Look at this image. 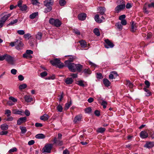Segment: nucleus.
<instances>
[{"mask_svg": "<svg viewBox=\"0 0 154 154\" xmlns=\"http://www.w3.org/2000/svg\"><path fill=\"white\" fill-rule=\"evenodd\" d=\"M50 63L53 65L60 68L64 66L63 63H61L60 60L58 58H56L50 61Z\"/></svg>", "mask_w": 154, "mask_h": 154, "instance_id": "nucleus-1", "label": "nucleus"}, {"mask_svg": "<svg viewBox=\"0 0 154 154\" xmlns=\"http://www.w3.org/2000/svg\"><path fill=\"white\" fill-rule=\"evenodd\" d=\"M64 66L67 67L69 70L72 72H75V64L65 61Z\"/></svg>", "mask_w": 154, "mask_h": 154, "instance_id": "nucleus-2", "label": "nucleus"}, {"mask_svg": "<svg viewBox=\"0 0 154 154\" xmlns=\"http://www.w3.org/2000/svg\"><path fill=\"white\" fill-rule=\"evenodd\" d=\"M49 23L57 27H60L62 24L61 22L59 19H55L53 18H50Z\"/></svg>", "mask_w": 154, "mask_h": 154, "instance_id": "nucleus-3", "label": "nucleus"}, {"mask_svg": "<svg viewBox=\"0 0 154 154\" xmlns=\"http://www.w3.org/2000/svg\"><path fill=\"white\" fill-rule=\"evenodd\" d=\"M52 147V145L51 144H49L45 145L42 149V152L50 153L51 152Z\"/></svg>", "mask_w": 154, "mask_h": 154, "instance_id": "nucleus-4", "label": "nucleus"}, {"mask_svg": "<svg viewBox=\"0 0 154 154\" xmlns=\"http://www.w3.org/2000/svg\"><path fill=\"white\" fill-rule=\"evenodd\" d=\"M105 44H104V46L106 48H112L114 47V44L108 39L105 40Z\"/></svg>", "mask_w": 154, "mask_h": 154, "instance_id": "nucleus-5", "label": "nucleus"}, {"mask_svg": "<svg viewBox=\"0 0 154 154\" xmlns=\"http://www.w3.org/2000/svg\"><path fill=\"white\" fill-rule=\"evenodd\" d=\"M23 43L19 40H16L15 48L18 50H20L22 48L23 46Z\"/></svg>", "mask_w": 154, "mask_h": 154, "instance_id": "nucleus-6", "label": "nucleus"}, {"mask_svg": "<svg viewBox=\"0 0 154 154\" xmlns=\"http://www.w3.org/2000/svg\"><path fill=\"white\" fill-rule=\"evenodd\" d=\"M5 60L8 63L11 64H13V58L10 55L7 54H5Z\"/></svg>", "mask_w": 154, "mask_h": 154, "instance_id": "nucleus-7", "label": "nucleus"}, {"mask_svg": "<svg viewBox=\"0 0 154 154\" xmlns=\"http://www.w3.org/2000/svg\"><path fill=\"white\" fill-rule=\"evenodd\" d=\"M125 7V5H119L115 8V11L116 13H118L121 10L124 9Z\"/></svg>", "mask_w": 154, "mask_h": 154, "instance_id": "nucleus-8", "label": "nucleus"}, {"mask_svg": "<svg viewBox=\"0 0 154 154\" xmlns=\"http://www.w3.org/2000/svg\"><path fill=\"white\" fill-rule=\"evenodd\" d=\"M54 4V1L52 0H46L44 2V4L46 7L51 6Z\"/></svg>", "mask_w": 154, "mask_h": 154, "instance_id": "nucleus-9", "label": "nucleus"}, {"mask_svg": "<svg viewBox=\"0 0 154 154\" xmlns=\"http://www.w3.org/2000/svg\"><path fill=\"white\" fill-rule=\"evenodd\" d=\"M11 16V14H8L7 15H5L1 18V19L0 20V22L2 23L3 25L5 22Z\"/></svg>", "mask_w": 154, "mask_h": 154, "instance_id": "nucleus-10", "label": "nucleus"}, {"mask_svg": "<svg viewBox=\"0 0 154 154\" xmlns=\"http://www.w3.org/2000/svg\"><path fill=\"white\" fill-rule=\"evenodd\" d=\"M12 113L14 114L23 115L24 112L22 109H14L12 111Z\"/></svg>", "mask_w": 154, "mask_h": 154, "instance_id": "nucleus-11", "label": "nucleus"}, {"mask_svg": "<svg viewBox=\"0 0 154 154\" xmlns=\"http://www.w3.org/2000/svg\"><path fill=\"white\" fill-rule=\"evenodd\" d=\"M118 76L117 72L116 71H112L110 73L109 75V78L110 79H115Z\"/></svg>", "mask_w": 154, "mask_h": 154, "instance_id": "nucleus-12", "label": "nucleus"}, {"mask_svg": "<svg viewBox=\"0 0 154 154\" xmlns=\"http://www.w3.org/2000/svg\"><path fill=\"white\" fill-rule=\"evenodd\" d=\"M54 143L56 144L58 146H61L63 144V142L61 140L57 139L56 137H55L54 140Z\"/></svg>", "mask_w": 154, "mask_h": 154, "instance_id": "nucleus-13", "label": "nucleus"}, {"mask_svg": "<svg viewBox=\"0 0 154 154\" xmlns=\"http://www.w3.org/2000/svg\"><path fill=\"white\" fill-rule=\"evenodd\" d=\"M140 137L143 139L146 138L148 136V133L145 131H141L140 134Z\"/></svg>", "mask_w": 154, "mask_h": 154, "instance_id": "nucleus-14", "label": "nucleus"}, {"mask_svg": "<svg viewBox=\"0 0 154 154\" xmlns=\"http://www.w3.org/2000/svg\"><path fill=\"white\" fill-rule=\"evenodd\" d=\"M83 68V65L80 64H75V72H80L82 71Z\"/></svg>", "mask_w": 154, "mask_h": 154, "instance_id": "nucleus-15", "label": "nucleus"}, {"mask_svg": "<svg viewBox=\"0 0 154 154\" xmlns=\"http://www.w3.org/2000/svg\"><path fill=\"white\" fill-rule=\"evenodd\" d=\"M26 117H21L19 118L17 121V124L20 125L26 121Z\"/></svg>", "mask_w": 154, "mask_h": 154, "instance_id": "nucleus-16", "label": "nucleus"}, {"mask_svg": "<svg viewBox=\"0 0 154 154\" xmlns=\"http://www.w3.org/2000/svg\"><path fill=\"white\" fill-rule=\"evenodd\" d=\"M154 146V143L152 142H147L144 146L145 147L147 148H150Z\"/></svg>", "mask_w": 154, "mask_h": 154, "instance_id": "nucleus-17", "label": "nucleus"}, {"mask_svg": "<svg viewBox=\"0 0 154 154\" xmlns=\"http://www.w3.org/2000/svg\"><path fill=\"white\" fill-rule=\"evenodd\" d=\"M86 17V14L84 13H82L79 14L78 16V18L81 20H85Z\"/></svg>", "mask_w": 154, "mask_h": 154, "instance_id": "nucleus-18", "label": "nucleus"}, {"mask_svg": "<svg viewBox=\"0 0 154 154\" xmlns=\"http://www.w3.org/2000/svg\"><path fill=\"white\" fill-rule=\"evenodd\" d=\"M98 13L101 15H103L106 11V8L104 7H100L97 9Z\"/></svg>", "mask_w": 154, "mask_h": 154, "instance_id": "nucleus-19", "label": "nucleus"}, {"mask_svg": "<svg viewBox=\"0 0 154 154\" xmlns=\"http://www.w3.org/2000/svg\"><path fill=\"white\" fill-rule=\"evenodd\" d=\"M64 81L67 85H70L72 84L73 80L71 78H67Z\"/></svg>", "mask_w": 154, "mask_h": 154, "instance_id": "nucleus-20", "label": "nucleus"}, {"mask_svg": "<svg viewBox=\"0 0 154 154\" xmlns=\"http://www.w3.org/2000/svg\"><path fill=\"white\" fill-rule=\"evenodd\" d=\"M24 98L25 101L27 102H31L33 100V98L32 97L30 96H25Z\"/></svg>", "mask_w": 154, "mask_h": 154, "instance_id": "nucleus-21", "label": "nucleus"}, {"mask_svg": "<svg viewBox=\"0 0 154 154\" xmlns=\"http://www.w3.org/2000/svg\"><path fill=\"white\" fill-rule=\"evenodd\" d=\"M103 82L106 86L108 87L110 86L111 83L107 79H103Z\"/></svg>", "mask_w": 154, "mask_h": 154, "instance_id": "nucleus-22", "label": "nucleus"}, {"mask_svg": "<svg viewBox=\"0 0 154 154\" xmlns=\"http://www.w3.org/2000/svg\"><path fill=\"white\" fill-rule=\"evenodd\" d=\"M68 56L69 57L68 60H66L65 61H68L69 63H71V62H72L73 61L77 59V57L75 56H70V55H67L65 57Z\"/></svg>", "mask_w": 154, "mask_h": 154, "instance_id": "nucleus-23", "label": "nucleus"}, {"mask_svg": "<svg viewBox=\"0 0 154 154\" xmlns=\"http://www.w3.org/2000/svg\"><path fill=\"white\" fill-rule=\"evenodd\" d=\"M137 27V25L136 23H134L133 22L132 23L131 25V32H135Z\"/></svg>", "mask_w": 154, "mask_h": 154, "instance_id": "nucleus-24", "label": "nucleus"}, {"mask_svg": "<svg viewBox=\"0 0 154 154\" xmlns=\"http://www.w3.org/2000/svg\"><path fill=\"white\" fill-rule=\"evenodd\" d=\"M82 72L85 75H90L91 73V71L90 69L88 68L84 69Z\"/></svg>", "mask_w": 154, "mask_h": 154, "instance_id": "nucleus-25", "label": "nucleus"}, {"mask_svg": "<svg viewBox=\"0 0 154 154\" xmlns=\"http://www.w3.org/2000/svg\"><path fill=\"white\" fill-rule=\"evenodd\" d=\"M35 137L37 139H42L45 138V136L42 134H39L36 135Z\"/></svg>", "mask_w": 154, "mask_h": 154, "instance_id": "nucleus-26", "label": "nucleus"}, {"mask_svg": "<svg viewBox=\"0 0 154 154\" xmlns=\"http://www.w3.org/2000/svg\"><path fill=\"white\" fill-rule=\"evenodd\" d=\"M125 84L130 88H132L133 85L129 80H126L125 82Z\"/></svg>", "mask_w": 154, "mask_h": 154, "instance_id": "nucleus-27", "label": "nucleus"}, {"mask_svg": "<svg viewBox=\"0 0 154 154\" xmlns=\"http://www.w3.org/2000/svg\"><path fill=\"white\" fill-rule=\"evenodd\" d=\"M143 89L146 92V93L145 94L146 96H149L151 94V93L146 88H144Z\"/></svg>", "mask_w": 154, "mask_h": 154, "instance_id": "nucleus-28", "label": "nucleus"}, {"mask_svg": "<svg viewBox=\"0 0 154 154\" xmlns=\"http://www.w3.org/2000/svg\"><path fill=\"white\" fill-rule=\"evenodd\" d=\"M94 19L97 22L99 23H100L103 21V20L99 19V16L98 14H97L95 16Z\"/></svg>", "mask_w": 154, "mask_h": 154, "instance_id": "nucleus-29", "label": "nucleus"}, {"mask_svg": "<svg viewBox=\"0 0 154 154\" xmlns=\"http://www.w3.org/2000/svg\"><path fill=\"white\" fill-rule=\"evenodd\" d=\"M8 127L6 124H3L1 125V128L3 130H7L8 129Z\"/></svg>", "mask_w": 154, "mask_h": 154, "instance_id": "nucleus-30", "label": "nucleus"}, {"mask_svg": "<svg viewBox=\"0 0 154 154\" xmlns=\"http://www.w3.org/2000/svg\"><path fill=\"white\" fill-rule=\"evenodd\" d=\"M42 34L41 32H38L36 35V38L38 40H41L42 37Z\"/></svg>", "mask_w": 154, "mask_h": 154, "instance_id": "nucleus-31", "label": "nucleus"}, {"mask_svg": "<svg viewBox=\"0 0 154 154\" xmlns=\"http://www.w3.org/2000/svg\"><path fill=\"white\" fill-rule=\"evenodd\" d=\"M80 45L82 47L85 48L87 46L86 42L84 41H81L79 42Z\"/></svg>", "mask_w": 154, "mask_h": 154, "instance_id": "nucleus-32", "label": "nucleus"}, {"mask_svg": "<svg viewBox=\"0 0 154 154\" xmlns=\"http://www.w3.org/2000/svg\"><path fill=\"white\" fill-rule=\"evenodd\" d=\"M106 129L104 128H100L97 129V131L98 133H102L104 132Z\"/></svg>", "mask_w": 154, "mask_h": 154, "instance_id": "nucleus-33", "label": "nucleus"}, {"mask_svg": "<svg viewBox=\"0 0 154 154\" xmlns=\"http://www.w3.org/2000/svg\"><path fill=\"white\" fill-rule=\"evenodd\" d=\"M93 32L95 35L97 36H99L100 35V32L99 30L97 28L94 29L93 30Z\"/></svg>", "mask_w": 154, "mask_h": 154, "instance_id": "nucleus-34", "label": "nucleus"}, {"mask_svg": "<svg viewBox=\"0 0 154 154\" xmlns=\"http://www.w3.org/2000/svg\"><path fill=\"white\" fill-rule=\"evenodd\" d=\"M81 119L82 116H75L74 119V122L76 123L80 121Z\"/></svg>", "mask_w": 154, "mask_h": 154, "instance_id": "nucleus-35", "label": "nucleus"}, {"mask_svg": "<svg viewBox=\"0 0 154 154\" xmlns=\"http://www.w3.org/2000/svg\"><path fill=\"white\" fill-rule=\"evenodd\" d=\"M38 12H35L30 14L29 16V18L31 19H33L38 15Z\"/></svg>", "mask_w": 154, "mask_h": 154, "instance_id": "nucleus-36", "label": "nucleus"}, {"mask_svg": "<svg viewBox=\"0 0 154 154\" xmlns=\"http://www.w3.org/2000/svg\"><path fill=\"white\" fill-rule=\"evenodd\" d=\"M27 87V85L26 84H23L19 85V88L20 90H22L26 88Z\"/></svg>", "mask_w": 154, "mask_h": 154, "instance_id": "nucleus-37", "label": "nucleus"}, {"mask_svg": "<svg viewBox=\"0 0 154 154\" xmlns=\"http://www.w3.org/2000/svg\"><path fill=\"white\" fill-rule=\"evenodd\" d=\"M20 129L21 130V132L22 134L25 133L27 131L26 127H25L20 126Z\"/></svg>", "mask_w": 154, "mask_h": 154, "instance_id": "nucleus-38", "label": "nucleus"}, {"mask_svg": "<svg viewBox=\"0 0 154 154\" xmlns=\"http://www.w3.org/2000/svg\"><path fill=\"white\" fill-rule=\"evenodd\" d=\"M49 116H40V119L44 121H47L49 118Z\"/></svg>", "mask_w": 154, "mask_h": 154, "instance_id": "nucleus-39", "label": "nucleus"}, {"mask_svg": "<svg viewBox=\"0 0 154 154\" xmlns=\"http://www.w3.org/2000/svg\"><path fill=\"white\" fill-rule=\"evenodd\" d=\"M23 57L27 59H30L32 58V56L26 53L23 54Z\"/></svg>", "mask_w": 154, "mask_h": 154, "instance_id": "nucleus-40", "label": "nucleus"}, {"mask_svg": "<svg viewBox=\"0 0 154 154\" xmlns=\"http://www.w3.org/2000/svg\"><path fill=\"white\" fill-rule=\"evenodd\" d=\"M92 109L91 107H88L85 109V113H89L91 112Z\"/></svg>", "mask_w": 154, "mask_h": 154, "instance_id": "nucleus-41", "label": "nucleus"}, {"mask_svg": "<svg viewBox=\"0 0 154 154\" xmlns=\"http://www.w3.org/2000/svg\"><path fill=\"white\" fill-rule=\"evenodd\" d=\"M77 84L80 86L84 87L85 86V85L84 84V82L82 80H80L77 81Z\"/></svg>", "mask_w": 154, "mask_h": 154, "instance_id": "nucleus-42", "label": "nucleus"}, {"mask_svg": "<svg viewBox=\"0 0 154 154\" xmlns=\"http://www.w3.org/2000/svg\"><path fill=\"white\" fill-rule=\"evenodd\" d=\"M59 4L61 6H63L65 5L66 3L65 0H59Z\"/></svg>", "mask_w": 154, "mask_h": 154, "instance_id": "nucleus-43", "label": "nucleus"}, {"mask_svg": "<svg viewBox=\"0 0 154 154\" xmlns=\"http://www.w3.org/2000/svg\"><path fill=\"white\" fill-rule=\"evenodd\" d=\"M52 9L51 6L48 7L47 8H46L45 9L44 12L45 13H47L51 11Z\"/></svg>", "mask_w": 154, "mask_h": 154, "instance_id": "nucleus-44", "label": "nucleus"}, {"mask_svg": "<svg viewBox=\"0 0 154 154\" xmlns=\"http://www.w3.org/2000/svg\"><path fill=\"white\" fill-rule=\"evenodd\" d=\"M117 3L118 5H125V2L123 0H117Z\"/></svg>", "mask_w": 154, "mask_h": 154, "instance_id": "nucleus-45", "label": "nucleus"}, {"mask_svg": "<svg viewBox=\"0 0 154 154\" xmlns=\"http://www.w3.org/2000/svg\"><path fill=\"white\" fill-rule=\"evenodd\" d=\"M116 26L118 29L121 30H122V25L120 23H117L116 24Z\"/></svg>", "mask_w": 154, "mask_h": 154, "instance_id": "nucleus-46", "label": "nucleus"}, {"mask_svg": "<svg viewBox=\"0 0 154 154\" xmlns=\"http://www.w3.org/2000/svg\"><path fill=\"white\" fill-rule=\"evenodd\" d=\"M101 104L103 106V108L104 109H105L107 105V103L105 101L103 100L101 103Z\"/></svg>", "mask_w": 154, "mask_h": 154, "instance_id": "nucleus-47", "label": "nucleus"}, {"mask_svg": "<svg viewBox=\"0 0 154 154\" xmlns=\"http://www.w3.org/2000/svg\"><path fill=\"white\" fill-rule=\"evenodd\" d=\"M17 150V149L16 147H14L11 149H10L9 151L8 152L10 153H11L12 152H16Z\"/></svg>", "mask_w": 154, "mask_h": 154, "instance_id": "nucleus-48", "label": "nucleus"}, {"mask_svg": "<svg viewBox=\"0 0 154 154\" xmlns=\"http://www.w3.org/2000/svg\"><path fill=\"white\" fill-rule=\"evenodd\" d=\"M57 109L58 111L61 112L62 111L63 108L61 105H59L57 106Z\"/></svg>", "mask_w": 154, "mask_h": 154, "instance_id": "nucleus-49", "label": "nucleus"}, {"mask_svg": "<svg viewBox=\"0 0 154 154\" xmlns=\"http://www.w3.org/2000/svg\"><path fill=\"white\" fill-rule=\"evenodd\" d=\"M146 4H145V5H144V6L143 7V12L145 13L146 14H148L149 13V11L148 10H147V8H146Z\"/></svg>", "mask_w": 154, "mask_h": 154, "instance_id": "nucleus-50", "label": "nucleus"}, {"mask_svg": "<svg viewBox=\"0 0 154 154\" xmlns=\"http://www.w3.org/2000/svg\"><path fill=\"white\" fill-rule=\"evenodd\" d=\"M55 76L54 75H52L49 76L48 77L45 78L46 80H54L55 79Z\"/></svg>", "mask_w": 154, "mask_h": 154, "instance_id": "nucleus-51", "label": "nucleus"}, {"mask_svg": "<svg viewBox=\"0 0 154 154\" xmlns=\"http://www.w3.org/2000/svg\"><path fill=\"white\" fill-rule=\"evenodd\" d=\"M20 9L22 11H26L27 9L26 5H23L20 8Z\"/></svg>", "mask_w": 154, "mask_h": 154, "instance_id": "nucleus-52", "label": "nucleus"}, {"mask_svg": "<svg viewBox=\"0 0 154 154\" xmlns=\"http://www.w3.org/2000/svg\"><path fill=\"white\" fill-rule=\"evenodd\" d=\"M31 1L32 3L34 5H37L38 4L40 3L38 0H31Z\"/></svg>", "mask_w": 154, "mask_h": 154, "instance_id": "nucleus-53", "label": "nucleus"}, {"mask_svg": "<svg viewBox=\"0 0 154 154\" xmlns=\"http://www.w3.org/2000/svg\"><path fill=\"white\" fill-rule=\"evenodd\" d=\"M71 102H69L66 103L65 105V109L66 110L68 109L70 106Z\"/></svg>", "mask_w": 154, "mask_h": 154, "instance_id": "nucleus-54", "label": "nucleus"}, {"mask_svg": "<svg viewBox=\"0 0 154 154\" xmlns=\"http://www.w3.org/2000/svg\"><path fill=\"white\" fill-rule=\"evenodd\" d=\"M18 21V20L17 19H15V20H13V21H11L10 23H9L8 26H9L12 25H13L14 24L16 23Z\"/></svg>", "mask_w": 154, "mask_h": 154, "instance_id": "nucleus-55", "label": "nucleus"}, {"mask_svg": "<svg viewBox=\"0 0 154 154\" xmlns=\"http://www.w3.org/2000/svg\"><path fill=\"white\" fill-rule=\"evenodd\" d=\"M9 99L11 100L14 103H16L17 101V99L16 98L12 96L9 97Z\"/></svg>", "mask_w": 154, "mask_h": 154, "instance_id": "nucleus-56", "label": "nucleus"}, {"mask_svg": "<svg viewBox=\"0 0 154 154\" xmlns=\"http://www.w3.org/2000/svg\"><path fill=\"white\" fill-rule=\"evenodd\" d=\"M48 75L46 72L45 71L40 73V75L42 77H43L46 76Z\"/></svg>", "mask_w": 154, "mask_h": 154, "instance_id": "nucleus-57", "label": "nucleus"}, {"mask_svg": "<svg viewBox=\"0 0 154 154\" xmlns=\"http://www.w3.org/2000/svg\"><path fill=\"white\" fill-rule=\"evenodd\" d=\"M24 37L25 38L29 39L31 37L30 34L29 33H27L24 35Z\"/></svg>", "mask_w": 154, "mask_h": 154, "instance_id": "nucleus-58", "label": "nucleus"}, {"mask_svg": "<svg viewBox=\"0 0 154 154\" xmlns=\"http://www.w3.org/2000/svg\"><path fill=\"white\" fill-rule=\"evenodd\" d=\"M145 84L146 85V88H149L150 85V83L147 80H146L144 82Z\"/></svg>", "mask_w": 154, "mask_h": 154, "instance_id": "nucleus-59", "label": "nucleus"}, {"mask_svg": "<svg viewBox=\"0 0 154 154\" xmlns=\"http://www.w3.org/2000/svg\"><path fill=\"white\" fill-rule=\"evenodd\" d=\"M17 33L19 35H23L25 34V32L23 30H18L17 31Z\"/></svg>", "mask_w": 154, "mask_h": 154, "instance_id": "nucleus-60", "label": "nucleus"}, {"mask_svg": "<svg viewBox=\"0 0 154 154\" xmlns=\"http://www.w3.org/2000/svg\"><path fill=\"white\" fill-rule=\"evenodd\" d=\"M5 115H8V116H11V111L9 109H6L5 111Z\"/></svg>", "mask_w": 154, "mask_h": 154, "instance_id": "nucleus-61", "label": "nucleus"}, {"mask_svg": "<svg viewBox=\"0 0 154 154\" xmlns=\"http://www.w3.org/2000/svg\"><path fill=\"white\" fill-rule=\"evenodd\" d=\"M8 117L5 119L7 121H11L13 120V118L11 116H7Z\"/></svg>", "mask_w": 154, "mask_h": 154, "instance_id": "nucleus-62", "label": "nucleus"}, {"mask_svg": "<svg viewBox=\"0 0 154 154\" xmlns=\"http://www.w3.org/2000/svg\"><path fill=\"white\" fill-rule=\"evenodd\" d=\"M18 79L20 81H22L24 79V77L21 75H19L18 77Z\"/></svg>", "mask_w": 154, "mask_h": 154, "instance_id": "nucleus-63", "label": "nucleus"}, {"mask_svg": "<svg viewBox=\"0 0 154 154\" xmlns=\"http://www.w3.org/2000/svg\"><path fill=\"white\" fill-rule=\"evenodd\" d=\"M148 7L149 8H154V2H152L150 4H149L148 5Z\"/></svg>", "mask_w": 154, "mask_h": 154, "instance_id": "nucleus-64", "label": "nucleus"}]
</instances>
